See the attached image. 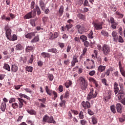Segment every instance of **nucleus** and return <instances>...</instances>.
Here are the masks:
<instances>
[{
    "mask_svg": "<svg viewBox=\"0 0 125 125\" xmlns=\"http://www.w3.org/2000/svg\"><path fill=\"white\" fill-rule=\"evenodd\" d=\"M87 113L89 115H90V116H92L94 115V112H93L92 110H91V109H88Z\"/></svg>",
    "mask_w": 125,
    "mask_h": 125,
    "instance_id": "nucleus-50",
    "label": "nucleus"
},
{
    "mask_svg": "<svg viewBox=\"0 0 125 125\" xmlns=\"http://www.w3.org/2000/svg\"><path fill=\"white\" fill-rule=\"evenodd\" d=\"M113 86V89L115 95H117V94H118V95H120V94H125V92H124V90L123 89L120 90V89L119 88V84H118L117 82H115L114 83Z\"/></svg>",
    "mask_w": 125,
    "mask_h": 125,
    "instance_id": "nucleus-1",
    "label": "nucleus"
},
{
    "mask_svg": "<svg viewBox=\"0 0 125 125\" xmlns=\"http://www.w3.org/2000/svg\"><path fill=\"white\" fill-rule=\"evenodd\" d=\"M4 30L7 39L8 40H11V29L8 27V25L5 26Z\"/></svg>",
    "mask_w": 125,
    "mask_h": 125,
    "instance_id": "nucleus-4",
    "label": "nucleus"
},
{
    "mask_svg": "<svg viewBox=\"0 0 125 125\" xmlns=\"http://www.w3.org/2000/svg\"><path fill=\"white\" fill-rule=\"evenodd\" d=\"M35 36H36L35 32H30L25 35V38H26V39H29V40H31L32 39L33 37H35Z\"/></svg>",
    "mask_w": 125,
    "mask_h": 125,
    "instance_id": "nucleus-13",
    "label": "nucleus"
},
{
    "mask_svg": "<svg viewBox=\"0 0 125 125\" xmlns=\"http://www.w3.org/2000/svg\"><path fill=\"white\" fill-rule=\"evenodd\" d=\"M87 37L88 39H93L94 36H93V31L92 30H90V32L88 34Z\"/></svg>",
    "mask_w": 125,
    "mask_h": 125,
    "instance_id": "nucleus-30",
    "label": "nucleus"
},
{
    "mask_svg": "<svg viewBox=\"0 0 125 125\" xmlns=\"http://www.w3.org/2000/svg\"><path fill=\"white\" fill-rule=\"evenodd\" d=\"M12 107L14 109H17L19 108V105H18V104H17V103H14L12 104Z\"/></svg>",
    "mask_w": 125,
    "mask_h": 125,
    "instance_id": "nucleus-35",
    "label": "nucleus"
},
{
    "mask_svg": "<svg viewBox=\"0 0 125 125\" xmlns=\"http://www.w3.org/2000/svg\"><path fill=\"white\" fill-rule=\"evenodd\" d=\"M54 37V35H53V33H52V32L50 33V35H49V39L50 40H54L55 38H53Z\"/></svg>",
    "mask_w": 125,
    "mask_h": 125,
    "instance_id": "nucleus-64",
    "label": "nucleus"
},
{
    "mask_svg": "<svg viewBox=\"0 0 125 125\" xmlns=\"http://www.w3.org/2000/svg\"><path fill=\"white\" fill-rule=\"evenodd\" d=\"M40 41V37L39 35L36 36L31 41V42L32 43H35L36 42H38Z\"/></svg>",
    "mask_w": 125,
    "mask_h": 125,
    "instance_id": "nucleus-16",
    "label": "nucleus"
},
{
    "mask_svg": "<svg viewBox=\"0 0 125 125\" xmlns=\"http://www.w3.org/2000/svg\"><path fill=\"white\" fill-rule=\"evenodd\" d=\"M110 110L113 114H116V106L114 105L110 106Z\"/></svg>",
    "mask_w": 125,
    "mask_h": 125,
    "instance_id": "nucleus-32",
    "label": "nucleus"
},
{
    "mask_svg": "<svg viewBox=\"0 0 125 125\" xmlns=\"http://www.w3.org/2000/svg\"><path fill=\"white\" fill-rule=\"evenodd\" d=\"M82 105L83 106L84 109H86V108H90V103L88 101H83L82 102Z\"/></svg>",
    "mask_w": 125,
    "mask_h": 125,
    "instance_id": "nucleus-11",
    "label": "nucleus"
},
{
    "mask_svg": "<svg viewBox=\"0 0 125 125\" xmlns=\"http://www.w3.org/2000/svg\"><path fill=\"white\" fill-rule=\"evenodd\" d=\"M36 16V10L34 9L33 11H31L24 16V19H31Z\"/></svg>",
    "mask_w": 125,
    "mask_h": 125,
    "instance_id": "nucleus-5",
    "label": "nucleus"
},
{
    "mask_svg": "<svg viewBox=\"0 0 125 125\" xmlns=\"http://www.w3.org/2000/svg\"><path fill=\"white\" fill-rule=\"evenodd\" d=\"M37 63L38 66H39V67H42V65H43V62L41 61H38L37 62Z\"/></svg>",
    "mask_w": 125,
    "mask_h": 125,
    "instance_id": "nucleus-61",
    "label": "nucleus"
},
{
    "mask_svg": "<svg viewBox=\"0 0 125 125\" xmlns=\"http://www.w3.org/2000/svg\"><path fill=\"white\" fill-rule=\"evenodd\" d=\"M115 14L117 15L118 18L120 19H122V18L124 17V14H122L120 12H118V11L116 12Z\"/></svg>",
    "mask_w": 125,
    "mask_h": 125,
    "instance_id": "nucleus-26",
    "label": "nucleus"
},
{
    "mask_svg": "<svg viewBox=\"0 0 125 125\" xmlns=\"http://www.w3.org/2000/svg\"><path fill=\"white\" fill-rule=\"evenodd\" d=\"M8 40L9 41H12V42H14V41H17V36L15 34L13 35L12 36L11 35V39Z\"/></svg>",
    "mask_w": 125,
    "mask_h": 125,
    "instance_id": "nucleus-31",
    "label": "nucleus"
},
{
    "mask_svg": "<svg viewBox=\"0 0 125 125\" xmlns=\"http://www.w3.org/2000/svg\"><path fill=\"white\" fill-rule=\"evenodd\" d=\"M36 9V11L38 15H41V13H42V11H41V9L40 8V7L39 6L36 5L35 6Z\"/></svg>",
    "mask_w": 125,
    "mask_h": 125,
    "instance_id": "nucleus-33",
    "label": "nucleus"
},
{
    "mask_svg": "<svg viewBox=\"0 0 125 125\" xmlns=\"http://www.w3.org/2000/svg\"><path fill=\"white\" fill-rule=\"evenodd\" d=\"M18 101H19V109H21L23 106H24V100L21 99V98H18Z\"/></svg>",
    "mask_w": 125,
    "mask_h": 125,
    "instance_id": "nucleus-17",
    "label": "nucleus"
},
{
    "mask_svg": "<svg viewBox=\"0 0 125 125\" xmlns=\"http://www.w3.org/2000/svg\"><path fill=\"white\" fill-rule=\"evenodd\" d=\"M33 61H34V55H31V57L29 59V63L32 64L33 63Z\"/></svg>",
    "mask_w": 125,
    "mask_h": 125,
    "instance_id": "nucleus-55",
    "label": "nucleus"
},
{
    "mask_svg": "<svg viewBox=\"0 0 125 125\" xmlns=\"http://www.w3.org/2000/svg\"><path fill=\"white\" fill-rule=\"evenodd\" d=\"M39 101H41L43 104H45V102H46V99L45 98H43V99H38Z\"/></svg>",
    "mask_w": 125,
    "mask_h": 125,
    "instance_id": "nucleus-47",
    "label": "nucleus"
},
{
    "mask_svg": "<svg viewBox=\"0 0 125 125\" xmlns=\"http://www.w3.org/2000/svg\"><path fill=\"white\" fill-rule=\"evenodd\" d=\"M102 83H103L104 84V85H108V84H107V80H106V79L104 78L103 79H102Z\"/></svg>",
    "mask_w": 125,
    "mask_h": 125,
    "instance_id": "nucleus-52",
    "label": "nucleus"
},
{
    "mask_svg": "<svg viewBox=\"0 0 125 125\" xmlns=\"http://www.w3.org/2000/svg\"><path fill=\"white\" fill-rule=\"evenodd\" d=\"M3 68L8 71V72H10V66L7 63H4Z\"/></svg>",
    "mask_w": 125,
    "mask_h": 125,
    "instance_id": "nucleus-27",
    "label": "nucleus"
},
{
    "mask_svg": "<svg viewBox=\"0 0 125 125\" xmlns=\"http://www.w3.org/2000/svg\"><path fill=\"white\" fill-rule=\"evenodd\" d=\"M48 79L49 81L52 82L53 81V79H54V76H53V74H48Z\"/></svg>",
    "mask_w": 125,
    "mask_h": 125,
    "instance_id": "nucleus-41",
    "label": "nucleus"
},
{
    "mask_svg": "<svg viewBox=\"0 0 125 125\" xmlns=\"http://www.w3.org/2000/svg\"><path fill=\"white\" fill-rule=\"evenodd\" d=\"M42 122L45 123H48V124H56L55 121L53 119V117L50 116L49 117L47 115H45L42 119Z\"/></svg>",
    "mask_w": 125,
    "mask_h": 125,
    "instance_id": "nucleus-2",
    "label": "nucleus"
},
{
    "mask_svg": "<svg viewBox=\"0 0 125 125\" xmlns=\"http://www.w3.org/2000/svg\"><path fill=\"white\" fill-rule=\"evenodd\" d=\"M45 90L46 93H47V94H48V95H49L50 96H51L52 93H53V91H52V90H49V89L48 88V86H45Z\"/></svg>",
    "mask_w": 125,
    "mask_h": 125,
    "instance_id": "nucleus-21",
    "label": "nucleus"
},
{
    "mask_svg": "<svg viewBox=\"0 0 125 125\" xmlns=\"http://www.w3.org/2000/svg\"><path fill=\"white\" fill-rule=\"evenodd\" d=\"M30 24L32 27H36V21L35 20H31L30 21Z\"/></svg>",
    "mask_w": 125,
    "mask_h": 125,
    "instance_id": "nucleus-46",
    "label": "nucleus"
},
{
    "mask_svg": "<svg viewBox=\"0 0 125 125\" xmlns=\"http://www.w3.org/2000/svg\"><path fill=\"white\" fill-rule=\"evenodd\" d=\"M25 70L28 72H33V67L27 66L25 68Z\"/></svg>",
    "mask_w": 125,
    "mask_h": 125,
    "instance_id": "nucleus-39",
    "label": "nucleus"
},
{
    "mask_svg": "<svg viewBox=\"0 0 125 125\" xmlns=\"http://www.w3.org/2000/svg\"><path fill=\"white\" fill-rule=\"evenodd\" d=\"M116 107L118 113H122L123 112V105L120 103H117L116 104Z\"/></svg>",
    "mask_w": 125,
    "mask_h": 125,
    "instance_id": "nucleus-12",
    "label": "nucleus"
},
{
    "mask_svg": "<svg viewBox=\"0 0 125 125\" xmlns=\"http://www.w3.org/2000/svg\"><path fill=\"white\" fill-rule=\"evenodd\" d=\"M89 81L90 83H93L97 82L96 80H95V79L92 77L89 78Z\"/></svg>",
    "mask_w": 125,
    "mask_h": 125,
    "instance_id": "nucleus-51",
    "label": "nucleus"
},
{
    "mask_svg": "<svg viewBox=\"0 0 125 125\" xmlns=\"http://www.w3.org/2000/svg\"><path fill=\"white\" fill-rule=\"evenodd\" d=\"M53 36L54 37H53V38L57 39V38H58V36H59V34H58V33L57 32H54L53 34Z\"/></svg>",
    "mask_w": 125,
    "mask_h": 125,
    "instance_id": "nucleus-58",
    "label": "nucleus"
},
{
    "mask_svg": "<svg viewBox=\"0 0 125 125\" xmlns=\"http://www.w3.org/2000/svg\"><path fill=\"white\" fill-rule=\"evenodd\" d=\"M65 104H66V101L65 100H62L61 101L59 105L60 107H63L65 106Z\"/></svg>",
    "mask_w": 125,
    "mask_h": 125,
    "instance_id": "nucleus-38",
    "label": "nucleus"
},
{
    "mask_svg": "<svg viewBox=\"0 0 125 125\" xmlns=\"http://www.w3.org/2000/svg\"><path fill=\"white\" fill-rule=\"evenodd\" d=\"M79 117L80 120L84 118V115H83V112L82 111H81L79 114Z\"/></svg>",
    "mask_w": 125,
    "mask_h": 125,
    "instance_id": "nucleus-34",
    "label": "nucleus"
},
{
    "mask_svg": "<svg viewBox=\"0 0 125 125\" xmlns=\"http://www.w3.org/2000/svg\"><path fill=\"white\" fill-rule=\"evenodd\" d=\"M0 109L2 112H4L6 109V104L4 102H2L1 103Z\"/></svg>",
    "mask_w": 125,
    "mask_h": 125,
    "instance_id": "nucleus-15",
    "label": "nucleus"
},
{
    "mask_svg": "<svg viewBox=\"0 0 125 125\" xmlns=\"http://www.w3.org/2000/svg\"><path fill=\"white\" fill-rule=\"evenodd\" d=\"M79 81H80V84H82L83 83H86L87 81L85 80V79L83 77H81L79 78Z\"/></svg>",
    "mask_w": 125,
    "mask_h": 125,
    "instance_id": "nucleus-24",
    "label": "nucleus"
},
{
    "mask_svg": "<svg viewBox=\"0 0 125 125\" xmlns=\"http://www.w3.org/2000/svg\"><path fill=\"white\" fill-rule=\"evenodd\" d=\"M80 123L82 125H85L86 124V121L85 120H82L80 121Z\"/></svg>",
    "mask_w": 125,
    "mask_h": 125,
    "instance_id": "nucleus-57",
    "label": "nucleus"
},
{
    "mask_svg": "<svg viewBox=\"0 0 125 125\" xmlns=\"http://www.w3.org/2000/svg\"><path fill=\"white\" fill-rule=\"evenodd\" d=\"M101 33L102 34V36H104V37H109V34L108 33V32L104 30H102Z\"/></svg>",
    "mask_w": 125,
    "mask_h": 125,
    "instance_id": "nucleus-28",
    "label": "nucleus"
},
{
    "mask_svg": "<svg viewBox=\"0 0 125 125\" xmlns=\"http://www.w3.org/2000/svg\"><path fill=\"white\" fill-rule=\"evenodd\" d=\"M106 69V66L100 65L98 67V71L99 73H102V72H104V70Z\"/></svg>",
    "mask_w": 125,
    "mask_h": 125,
    "instance_id": "nucleus-14",
    "label": "nucleus"
},
{
    "mask_svg": "<svg viewBox=\"0 0 125 125\" xmlns=\"http://www.w3.org/2000/svg\"><path fill=\"white\" fill-rule=\"evenodd\" d=\"M24 89L26 92H28V93H32V90H31V89H30L29 88H25Z\"/></svg>",
    "mask_w": 125,
    "mask_h": 125,
    "instance_id": "nucleus-60",
    "label": "nucleus"
},
{
    "mask_svg": "<svg viewBox=\"0 0 125 125\" xmlns=\"http://www.w3.org/2000/svg\"><path fill=\"white\" fill-rule=\"evenodd\" d=\"M93 24L94 25L95 30H102V29H103V27H102V25H103V22H94V23H93Z\"/></svg>",
    "mask_w": 125,
    "mask_h": 125,
    "instance_id": "nucleus-8",
    "label": "nucleus"
},
{
    "mask_svg": "<svg viewBox=\"0 0 125 125\" xmlns=\"http://www.w3.org/2000/svg\"><path fill=\"white\" fill-rule=\"evenodd\" d=\"M104 73H105V75H106V76H109L111 73V69H107L106 71Z\"/></svg>",
    "mask_w": 125,
    "mask_h": 125,
    "instance_id": "nucleus-59",
    "label": "nucleus"
},
{
    "mask_svg": "<svg viewBox=\"0 0 125 125\" xmlns=\"http://www.w3.org/2000/svg\"><path fill=\"white\" fill-rule=\"evenodd\" d=\"M117 26H118V22H115L111 23V27L112 28V29H115L117 28Z\"/></svg>",
    "mask_w": 125,
    "mask_h": 125,
    "instance_id": "nucleus-36",
    "label": "nucleus"
},
{
    "mask_svg": "<svg viewBox=\"0 0 125 125\" xmlns=\"http://www.w3.org/2000/svg\"><path fill=\"white\" fill-rule=\"evenodd\" d=\"M96 72L95 70H91L89 72V76H91V77H92L95 75Z\"/></svg>",
    "mask_w": 125,
    "mask_h": 125,
    "instance_id": "nucleus-48",
    "label": "nucleus"
},
{
    "mask_svg": "<svg viewBox=\"0 0 125 125\" xmlns=\"http://www.w3.org/2000/svg\"><path fill=\"white\" fill-rule=\"evenodd\" d=\"M78 17L79 19H82L83 20H84V19H85L84 15H83L82 14H79Z\"/></svg>",
    "mask_w": 125,
    "mask_h": 125,
    "instance_id": "nucleus-40",
    "label": "nucleus"
},
{
    "mask_svg": "<svg viewBox=\"0 0 125 125\" xmlns=\"http://www.w3.org/2000/svg\"><path fill=\"white\" fill-rule=\"evenodd\" d=\"M26 111L30 115H37V112L33 109H26Z\"/></svg>",
    "mask_w": 125,
    "mask_h": 125,
    "instance_id": "nucleus-23",
    "label": "nucleus"
},
{
    "mask_svg": "<svg viewBox=\"0 0 125 125\" xmlns=\"http://www.w3.org/2000/svg\"><path fill=\"white\" fill-rule=\"evenodd\" d=\"M111 51L110 46L107 44H104L103 46V52L104 55H108V54Z\"/></svg>",
    "mask_w": 125,
    "mask_h": 125,
    "instance_id": "nucleus-6",
    "label": "nucleus"
},
{
    "mask_svg": "<svg viewBox=\"0 0 125 125\" xmlns=\"http://www.w3.org/2000/svg\"><path fill=\"white\" fill-rule=\"evenodd\" d=\"M64 12V6L63 5H61L59 10V16H62L63 15V13Z\"/></svg>",
    "mask_w": 125,
    "mask_h": 125,
    "instance_id": "nucleus-22",
    "label": "nucleus"
},
{
    "mask_svg": "<svg viewBox=\"0 0 125 125\" xmlns=\"http://www.w3.org/2000/svg\"><path fill=\"white\" fill-rule=\"evenodd\" d=\"M42 57L43 58H49L50 57V54L46 52H42L41 53Z\"/></svg>",
    "mask_w": 125,
    "mask_h": 125,
    "instance_id": "nucleus-19",
    "label": "nucleus"
},
{
    "mask_svg": "<svg viewBox=\"0 0 125 125\" xmlns=\"http://www.w3.org/2000/svg\"><path fill=\"white\" fill-rule=\"evenodd\" d=\"M76 28L77 30L78 33H79V34L83 35V31H84L83 26L81 25V24H78L76 26Z\"/></svg>",
    "mask_w": 125,
    "mask_h": 125,
    "instance_id": "nucleus-9",
    "label": "nucleus"
},
{
    "mask_svg": "<svg viewBox=\"0 0 125 125\" xmlns=\"http://www.w3.org/2000/svg\"><path fill=\"white\" fill-rule=\"evenodd\" d=\"M31 50H33V46H27L25 49V51L29 52Z\"/></svg>",
    "mask_w": 125,
    "mask_h": 125,
    "instance_id": "nucleus-42",
    "label": "nucleus"
},
{
    "mask_svg": "<svg viewBox=\"0 0 125 125\" xmlns=\"http://www.w3.org/2000/svg\"><path fill=\"white\" fill-rule=\"evenodd\" d=\"M91 119L93 125H96V124H97V118H96V117H92Z\"/></svg>",
    "mask_w": 125,
    "mask_h": 125,
    "instance_id": "nucleus-37",
    "label": "nucleus"
},
{
    "mask_svg": "<svg viewBox=\"0 0 125 125\" xmlns=\"http://www.w3.org/2000/svg\"><path fill=\"white\" fill-rule=\"evenodd\" d=\"M119 122L120 123H124V122L125 121V116H123L122 118H120L119 119Z\"/></svg>",
    "mask_w": 125,
    "mask_h": 125,
    "instance_id": "nucleus-53",
    "label": "nucleus"
},
{
    "mask_svg": "<svg viewBox=\"0 0 125 125\" xmlns=\"http://www.w3.org/2000/svg\"><path fill=\"white\" fill-rule=\"evenodd\" d=\"M48 52H51L52 53H56L57 52V49L55 48L49 49L47 50Z\"/></svg>",
    "mask_w": 125,
    "mask_h": 125,
    "instance_id": "nucleus-29",
    "label": "nucleus"
},
{
    "mask_svg": "<svg viewBox=\"0 0 125 125\" xmlns=\"http://www.w3.org/2000/svg\"><path fill=\"white\" fill-rule=\"evenodd\" d=\"M112 97V91L111 90H107L105 96L104 97V100L105 103L108 102L109 99H111Z\"/></svg>",
    "mask_w": 125,
    "mask_h": 125,
    "instance_id": "nucleus-7",
    "label": "nucleus"
},
{
    "mask_svg": "<svg viewBox=\"0 0 125 125\" xmlns=\"http://www.w3.org/2000/svg\"><path fill=\"white\" fill-rule=\"evenodd\" d=\"M63 86H62V85H60L59 86V90L60 91V92H62L63 90Z\"/></svg>",
    "mask_w": 125,
    "mask_h": 125,
    "instance_id": "nucleus-62",
    "label": "nucleus"
},
{
    "mask_svg": "<svg viewBox=\"0 0 125 125\" xmlns=\"http://www.w3.org/2000/svg\"><path fill=\"white\" fill-rule=\"evenodd\" d=\"M97 96V92L95 91L93 88L90 89V92L88 94L87 99L89 101L90 99H92V98H95Z\"/></svg>",
    "mask_w": 125,
    "mask_h": 125,
    "instance_id": "nucleus-3",
    "label": "nucleus"
},
{
    "mask_svg": "<svg viewBox=\"0 0 125 125\" xmlns=\"http://www.w3.org/2000/svg\"><path fill=\"white\" fill-rule=\"evenodd\" d=\"M81 89L82 90H85L86 88H87V85H88V84L87 82H85V83H83L81 84Z\"/></svg>",
    "mask_w": 125,
    "mask_h": 125,
    "instance_id": "nucleus-18",
    "label": "nucleus"
},
{
    "mask_svg": "<svg viewBox=\"0 0 125 125\" xmlns=\"http://www.w3.org/2000/svg\"><path fill=\"white\" fill-rule=\"evenodd\" d=\"M11 70L14 73H15V72L18 71V66L16 65H13L11 67Z\"/></svg>",
    "mask_w": 125,
    "mask_h": 125,
    "instance_id": "nucleus-25",
    "label": "nucleus"
},
{
    "mask_svg": "<svg viewBox=\"0 0 125 125\" xmlns=\"http://www.w3.org/2000/svg\"><path fill=\"white\" fill-rule=\"evenodd\" d=\"M80 40H82L83 42H84V41L87 40V37L84 35H82L80 37Z\"/></svg>",
    "mask_w": 125,
    "mask_h": 125,
    "instance_id": "nucleus-49",
    "label": "nucleus"
},
{
    "mask_svg": "<svg viewBox=\"0 0 125 125\" xmlns=\"http://www.w3.org/2000/svg\"><path fill=\"white\" fill-rule=\"evenodd\" d=\"M15 98H11L9 100V103L11 104L13 103V102H15Z\"/></svg>",
    "mask_w": 125,
    "mask_h": 125,
    "instance_id": "nucleus-63",
    "label": "nucleus"
},
{
    "mask_svg": "<svg viewBox=\"0 0 125 125\" xmlns=\"http://www.w3.org/2000/svg\"><path fill=\"white\" fill-rule=\"evenodd\" d=\"M118 42H121V43L124 42V39H123V37H122V36H119Z\"/></svg>",
    "mask_w": 125,
    "mask_h": 125,
    "instance_id": "nucleus-54",
    "label": "nucleus"
},
{
    "mask_svg": "<svg viewBox=\"0 0 125 125\" xmlns=\"http://www.w3.org/2000/svg\"><path fill=\"white\" fill-rule=\"evenodd\" d=\"M21 47H22V46L21 45V44L18 43L16 46V49L17 50H21Z\"/></svg>",
    "mask_w": 125,
    "mask_h": 125,
    "instance_id": "nucleus-43",
    "label": "nucleus"
},
{
    "mask_svg": "<svg viewBox=\"0 0 125 125\" xmlns=\"http://www.w3.org/2000/svg\"><path fill=\"white\" fill-rule=\"evenodd\" d=\"M111 35L113 38L114 42H117V40H118V38H119L117 35V32L116 31H113Z\"/></svg>",
    "mask_w": 125,
    "mask_h": 125,
    "instance_id": "nucleus-20",
    "label": "nucleus"
},
{
    "mask_svg": "<svg viewBox=\"0 0 125 125\" xmlns=\"http://www.w3.org/2000/svg\"><path fill=\"white\" fill-rule=\"evenodd\" d=\"M72 27H73V24L71 23H69V24H66L65 26V28H66L67 31H69V30H70V29H71Z\"/></svg>",
    "mask_w": 125,
    "mask_h": 125,
    "instance_id": "nucleus-45",
    "label": "nucleus"
},
{
    "mask_svg": "<svg viewBox=\"0 0 125 125\" xmlns=\"http://www.w3.org/2000/svg\"><path fill=\"white\" fill-rule=\"evenodd\" d=\"M118 95V98L119 100H122V99H123L125 97V94H120V95Z\"/></svg>",
    "mask_w": 125,
    "mask_h": 125,
    "instance_id": "nucleus-44",
    "label": "nucleus"
},
{
    "mask_svg": "<svg viewBox=\"0 0 125 125\" xmlns=\"http://www.w3.org/2000/svg\"><path fill=\"white\" fill-rule=\"evenodd\" d=\"M45 0H40L39 4L42 10H44L45 9V6H46V3L44 2Z\"/></svg>",
    "mask_w": 125,
    "mask_h": 125,
    "instance_id": "nucleus-10",
    "label": "nucleus"
},
{
    "mask_svg": "<svg viewBox=\"0 0 125 125\" xmlns=\"http://www.w3.org/2000/svg\"><path fill=\"white\" fill-rule=\"evenodd\" d=\"M62 39H63L64 41H67V39H68V35H67L66 34H63Z\"/></svg>",
    "mask_w": 125,
    "mask_h": 125,
    "instance_id": "nucleus-56",
    "label": "nucleus"
}]
</instances>
